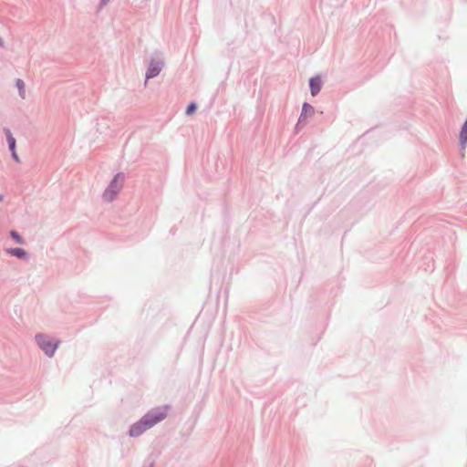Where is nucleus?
<instances>
[{
  "label": "nucleus",
  "instance_id": "nucleus-5",
  "mask_svg": "<svg viewBox=\"0 0 467 467\" xmlns=\"http://www.w3.org/2000/svg\"><path fill=\"white\" fill-rule=\"evenodd\" d=\"M311 94L316 96L321 89V79L319 77L312 78L309 81Z\"/></svg>",
  "mask_w": 467,
  "mask_h": 467
},
{
  "label": "nucleus",
  "instance_id": "nucleus-6",
  "mask_svg": "<svg viewBox=\"0 0 467 467\" xmlns=\"http://www.w3.org/2000/svg\"><path fill=\"white\" fill-rule=\"evenodd\" d=\"M161 71V67L158 63H151L148 71H147V74H146V77L147 78H154L156 77Z\"/></svg>",
  "mask_w": 467,
  "mask_h": 467
},
{
  "label": "nucleus",
  "instance_id": "nucleus-13",
  "mask_svg": "<svg viewBox=\"0 0 467 467\" xmlns=\"http://www.w3.org/2000/svg\"><path fill=\"white\" fill-rule=\"evenodd\" d=\"M12 156L16 162H20V159H19L18 155L16 154V151L12 152Z\"/></svg>",
  "mask_w": 467,
  "mask_h": 467
},
{
  "label": "nucleus",
  "instance_id": "nucleus-12",
  "mask_svg": "<svg viewBox=\"0 0 467 467\" xmlns=\"http://www.w3.org/2000/svg\"><path fill=\"white\" fill-rule=\"evenodd\" d=\"M195 109H196L195 104L194 103L190 104L186 109L187 115H192L195 111Z\"/></svg>",
  "mask_w": 467,
  "mask_h": 467
},
{
  "label": "nucleus",
  "instance_id": "nucleus-3",
  "mask_svg": "<svg viewBox=\"0 0 467 467\" xmlns=\"http://www.w3.org/2000/svg\"><path fill=\"white\" fill-rule=\"evenodd\" d=\"M123 176L120 174H117L112 182H110L109 186L104 192V198L108 201L113 200L115 195L119 192V190L122 187L123 183Z\"/></svg>",
  "mask_w": 467,
  "mask_h": 467
},
{
  "label": "nucleus",
  "instance_id": "nucleus-16",
  "mask_svg": "<svg viewBox=\"0 0 467 467\" xmlns=\"http://www.w3.org/2000/svg\"><path fill=\"white\" fill-rule=\"evenodd\" d=\"M2 200H3V198H2V196H0V202H2Z\"/></svg>",
  "mask_w": 467,
  "mask_h": 467
},
{
  "label": "nucleus",
  "instance_id": "nucleus-4",
  "mask_svg": "<svg viewBox=\"0 0 467 467\" xmlns=\"http://www.w3.org/2000/svg\"><path fill=\"white\" fill-rule=\"evenodd\" d=\"M314 113H315L314 108L311 105H309L308 103H304L303 108H302V112H301L299 120H298V123L296 126L298 127L300 124L304 123L306 121V118L308 116H313Z\"/></svg>",
  "mask_w": 467,
  "mask_h": 467
},
{
  "label": "nucleus",
  "instance_id": "nucleus-7",
  "mask_svg": "<svg viewBox=\"0 0 467 467\" xmlns=\"http://www.w3.org/2000/svg\"><path fill=\"white\" fill-rule=\"evenodd\" d=\"M460 141L462 148L464 150L467 143V121H465L464 125L460 133Z\"/></svg>",
  "mask_w": 467,
  "mask_h": 467
},
{
  "label": "nucleus",
  "instance_id": "nucleus-2",
  "mask_svg": "<svg viewBox=\"0 0 467 467\" xmlns=\"http://www.w3.org/2000/svg\"><path fill=\"white\" fill-rule=\"evenodd\" d=\"M36 341L41 349L49 357L54 355L58 346V341H53L44 335L36 336Z\"/></svg>",
  "mask_w": 467,
  "mask_h": 467
},
{
  "label": "nucleus",
  "instance_id": "nucleus-9",
  "mask_svg": "<svg viewBox=\"0 0 467 467\" xmlns=\"http://www.w3.org/2000/svg\"><path fill=\"white\" fill-rule=\"evenodd\" d=\"M5 135H6V138H7L8 145L16 143V140L13 137L11 131L8 129H5Z\"/></svg>",
  "mask_w": 467,
  "mask_h": 467
},
{
  "label": "nucleus",
  "instance_id": "nucleus-8",
  "mask_svg": "<svg viewBox=\"0 0 467 467\" xmlns=\"http://www.w3.org/2000/svg\"><path fill=\"white\" fill-rule=\"evenodd\" d=\"M7 253L18 258H25L26 255V251L22 248H11L7 250Z\"/></svg>",
  "mask_w": 467,
  "mask_h": 467
},
{
  "label": "nucleus",
  "instance_id": "nucleus-14",
  "mask_svg": "<svg viewBox=\"0 0 467 467\" xmlns=\"http://www.w3.org/2000/svg\"><path fill=\"white\" fill-rule=\"evenodd\" d=\"M9 149L12 152L16 151V143L10 144Z\"/></svg>",
  "mask_w": 467,
  "mask_h": 467
},
{
  "label": "nucleus",
  "instance_id": "nucleus-15",
  "mask_svg": "<svg viewBox=\"0 0 467 467\" xmlns=\"http://www.w3.org/2000/svg\"><path fill=\"white\" fill-rule=\"evenodd\" d=\"M2 45H3V42H2V40L0 39V46H2Z\"/></svg>",
  "mask_w": 467,
  "mask_h": 467
},
{
  "label": "nucleus",
  "instance_id": "nucleus-10",
  "mask_svg": "<svg viewBox=\"0 0 467 467\" xmlns=\"http://www.w3.org/2000/svg\"><path fill=\"white\" fill-rule=\"evenodd\" d=\"M16 86L19 89L20 95L24 98L25 97V90H24L25 84H24L23 80L17 79Z\"/></svg>",
  "mask_w": 467,
  "mask_h": 467
},
{
  "label": "nucleus",
  "instance_id": "nucleus-11",
  "mask_svg": "<svg viewBox=\"0 0 467 467\" xmlns=\"http://www.w3.org/2000/svg\"><path fill=\"white\" fill-rule=\"evenodd\" d=\"M11 236L13 237V239L17 242L18 244H22L23 243V240L21 238V236L15 231H12L11 232Z\"/></svg>",
  "mask_w": 467,
  "mask_h": 467
},
{
  "label": "nucleus",
  "instance_id": "nucleus-1",
  "mask_svg": "<svg viewBox=\"0 0 467 467\" xmlns=\"http://www.w3.org/2000/svg\"><path fill=\"white\" fill-rule=\"evenodd\" d=\"M166 409H156L146 415H144L141 420L136 423H134L130 430V435L131 437H138L141 433H143L146 430L151 428L158 422L164 420L167 416Z\"/></svg>",
  "mask_w": 467,
  "mask_h": 467
}]
</instances>
